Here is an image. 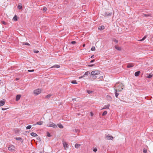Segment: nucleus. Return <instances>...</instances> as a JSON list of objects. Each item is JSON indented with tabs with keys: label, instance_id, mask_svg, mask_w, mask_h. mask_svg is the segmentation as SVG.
I'll return each instance as SVG.
<instances>
[{
	"label": "nucleus",
	"instance_id": "3c124183",
	"mask_svg": "<svg viewBox=\"0 0 153 153\" xmlns=\"http://www.w3.org/2000/svg\"><path fill=\"white\" fill-rule=\"evenodd\" d=\"M93 113L92 112H91V116H93Z\"/></svg>",
	"mask_w": 153,
	"mask_h": 153
},
{
	"label": "nucleus",
	"instance_id": "2eb2a0df",
	"mask_svg": "<svg viewBox=\"0 0 153 153\" xmlns=\"http://www.w3.org/2000/svg\"><path fill=\"white\" fill-rule=\"evenodd\" d=\"M30 135L33 137H35L37 136V135L36 133L32 132L30 133Z\"/></svg>",
	"mask_w": 153,
	"mask_h": 153
},
{
	"label": "nucleus",
	"instance_id": "4468645a",
	"mask_svg": "<svg viewBox=\"0 0 153 153\" xmlns=\"http://www.w3.org/2000/svg\"><path fill=\"white\" fill-rule=\"evenodd\" d=\"M115 48L116 49L119 51H121V48L120 47H118L117 45L115 46Z\"/></svg>",
	"mask_w": 153,
	"mask_h": 153
},
{
	"label": "nucleus",
	"instance_id": "cd10ccee",
	"mask_svg": "<svg viewBox=\"0 0 153 153\" xmlns=\"http://www.w3.org/2000/svg\"><path fill=\"white\" fill-rule=\"evenodd\" d=\"M74 131L77 133H78L79 132V130L78 129H75L74 130Z\"/></svg>",
	"mask_w": 153,
	"mask_h": 153
},
{
	"label": "nucleus",
	"instance_id": "5701e85b",
	"mask_svg": "<svg viewBox=\"0 0 153 153\" xmlns=\"http://www.w3.org/2000/svg\"><path fill=\"white\" fill-rule=\"evenodd\" d=\"M147 37V36H144L141 39L139 40V41H143Z\"/></svg>",
	"mask_w": 153,
	"mask_h": 153
},
{
	"label": "nucleus",
	"instance_id": "c756f323",
	"mask_svg": "<svg viewBox=\"0 0 153 153\" xmlns=\"http://www.w3.org/2000/svg\"><path fill=\"white\" fill-rule=\"evenodd\" d=\"M87 92L88 94H91L93 92V91L88 90H87Z\"/></svg>",
	"mask_w": 153,
	"mask_h": 153
},
{
	"label": "nucleus",
	"instance_id": "a19ab883",
	"mask_svg": "<svg viewBox=\"0 0 153 153\" xmlns=\"http://www.w3.org/2000/svg\"><path fill=\"white\" fill-rule=\"evenodd\" d=\"M34 53H38L39 52V51L36 50H34Z\"/></svg>",
	"mask_w": 153,
	"mask_h": 153
},
{
	"label": "nucleus",
	"instance_id": "c03bdc74",
	"mask_svg": "<svg viewBox=\"0 0 153 153\" xmlns=\"http://www.w3.org/2000/svg\"><path fill=\"white\" fill-rule=\"evenodd\" d=\"M1 22H2V23L3 24H4V25H6V22H5L4 21H2Z\"/></svg>",
	"mask_w": 153,
	"mask_h": 153
},
{
	"label": "nucleus",
	"instance_id": "c85d7f7f",
	"mask_svg": "<svg viewBox=\"0 0 153 153\" xmlns=\"http://www.w3.org/2000/svg\"><path fill=\"white\" fill-rule=\"evenodd\" d=\"M13 19L14 21H17V17L16 15H15L13 18Z\"/></svg>",
	"mask_w": 153,
	"mask_h": 153
},
{
	"label": "nucleus",
	"instance_id": "de8ad7c7",
	"mask_svg": "<svg viewBox=\"0 0 153 153\" xmlns=\"http://www.w3.org/2000/svg\"><path fill=\"white\" fill-rule=\"evenodd\" d=\"M95 61V60L94 59H93L92 60H91V61H90V63H92L93 62H94Z\"/></svg>",
	"mask_w": 153,
	"mask_h": 153
},
{
	"label": "nucleus",
	"instance_id": "7c9ffc66",
	"mask_svg": "<svg viewBox=\"0 0 153 153\" xmlns=\"http://www.w3.org/2000/svg\"><path fill=\"white\" fill-rule=\"evenodd\" d=\"M32 127V126L31 125H29L27 126L26 127V129H30Z\"/></svg>",
	"mask_w": 153,
	"mask_h": 153
},
{
	"label": "nucleus",
	"instance_id": "f257e3e1",
	"mask_svg": "<svg viewBox=\"0 0 153 153\" xmlns=\"http://www.w3.org/2000/svg\"><path fill=\"white\" fill-rule=\"evenodd\" d=\"M100 72L98 71H93L91 72V74L92 76V77L94 79L96 78L102 79L103 78L102 76H100Z\"/></svg>",
	"mask_w": 153,
	"mask_h": 153
},
{
	"label": "nucleus",
	"instance_id": "0eeeda50",
	"mask_svg": "<svg viewBox=\"0 0 153 153\" xmlns=\"http://www.w3.org/2000/svg\"><path fill=\"white\" fill-rule=\"evenodd\" d=\"M63 144L65 149H66V148H68V145L65 142L63 141Z\"/></svg>",
	"mask_w": 153,
	"mask_h": 153
},
{
	"label": "nucleus",
	"instance_id": "2f4dec72",
	"mask_svg": "<svg viewBox=\"0 0 153 153\" xmlns=\"http://www.w3.org/2000/svg\"><path fill=\"white\" fill-rule=\"evenodd\" d=\"M47 10V8L46 7H44L43 9V11L44 12H45Z\"/></svg>",
	"mask_w": 153,
	"mask_h": 153
},
{
	"label": "nucleus",
	"instance_id": "603ef678",
	"mask_svg": "<svg viewBox=\"0 0 153 153\" xmlns=\"http://www.w3.org/2000/svg\"><path fill=\"white\" fill-rule=\"evenodd\" d=\"M107 98H108V97H109V98H111V97H110V96H107Z\"/></svg>",
	"mask_w": 153,
	"mask_h": 153
},
{
	"label": "nucleus",
	"instance_id": "ddd939ff",
	"mask_svg": "<svg viewBox=\"0 0 153 153\" xmlns=\"http://www.w3.org/2000/svg\"><path fill=\"white\" fill-rule=\"evenodd\" d=\"M60 67V65H55L51 67V68H59Z\"/></svg>",
	"mask_w": 153,
	"mask_h": 153
},
{
	"label": "nucleus",
	"instance_id": "4be33fe9",
	"mask_svg": "<svg viewBox=\"0 0 153 153\" xmlns=\"http://www.w3.org/2000/svg\"><path fill=\"white\" fill-rule=\"evenodd\" d=\"M111 14H112V13H105L104 15V16H111Z\"/></svg>",
	"mask_w": 153,
	"mask_h": 153
},
{
	"label": "nucleus",
	"instance_id": "c9c22d12",
	"mask_svg": "<svg viewBox=\"0 0 153 153\" xmlns=\"http://www.w3.org/2000/svg\"><path fill=\"white\" fill-rule=\"evenodd\" d=\"M47 136L48 137H50L51 136V135L48 132H47Z\"/></svg>",
	"mask_w": 153,
	"mask_h": 153
},
{
	"label": "nucleus",
	"instance_id": "7ed1b4c3",
	"mask_svg": "<svg viewBox=\"0 0 153 153\" xmlns=\"http://www.w3.org/2000/svg\"><path fill=\"white\" fill-rule=\"evenodd\" d=\"M47 126L53 127L54 128H56L57 127V126L55 124L52 122L49 123L47 125Z\"/></svg>",
	"mask_w": 153,
	"mask_h": 153
},
{
	"label": "nucleus",
	"instance_id": "09e8293b",
	"mask_svg": "<svg viewBox=\"0 0 153 153\" xmlns=\"http://www.w3.org/2000/svg\"><path fill=\"white\" fill-rule=\"evenodd\" d=\"M88 65V66L89 67H92L93 66V65Z\"/></svg>",
	"mask_w": 153,
	"mask_h": 153
},
{
	"label": "nucleus",
	"instance_id": "412c9836",
	"mask_svg": "<svg viewBox=\"0 0 153 153\" xmlns=\"http://www.w3.org/2000/svg\"><path fill=\"white\" fill-rule=\"evenodd\" d=\"M5 102L4 101L1 100L0 101V105L2 106L4 105Z\"/></svg>",
	"mask_w": 153,
	"mask_h": 153
},
{
	"label": "nucleus",
	"instance_id": "864d4df0",
	"mask_svg": "<svg viewBox=\"0 0 153 153\" xmlns=\"http://www.w3.org/2000/svg\"><path fill=\"white\" fill-rule=\"evenodd\" d=\"M94 56V55H92V56H91V58H93Z\"/></svg>",
	"mask_w": 153,
	"mask_h": 153
},
{
	"label": "nucleus",
	"instance_id": "8fccbe9b",
	"mask_svg": "<svg viewBox=\"0 0 153 153\" xmlns=\"http://www.w3.org/2000/svg\"><path fill=\"white\" fill-rule=\"evenodd\" d=\"M6 108H2L1 109L3 111L5 110H6Z\"/></svg>",
	"mask_w": 153,
	"mask_h": 153
},
{
	"label": "nucleus",
	"instance_id": "e433bc0d",
	"mask_svg": "<svg viewBox=\"0 0 153 153\" xmlns=\"http://www.w3.org/2000/svg\"><path fill=\"white\" fill-rule=\"evenodd\" d=\"M152 74L151 73H150L149 74V75L148 76V78H150L152 77Z\"/></svg>",
	"mask_w": 153,
	"mask_h": 153
},
{
	"label": "nucleus",
	"instance_id": "4c0bfd02",
	"mask_svg": "<svg viewBox=\"0 0 153 153\" xmlns=\"http://www.w3.org/2000/svg\"><path fill=\"white\" fill-rule=\"evenodd\" d=\"M95 49V47H92L91 48V50L92 51H94Z\"/></svg>",
	"mask_w": 153,
	"mask_h": 153
},
{
	"label": "nucleus",
	"instance_id": "5fc2aeb1",
	"mask_svg": "<svg viewBox=\"0 0 153 153\" xmlns=\"http://www.w3.org/2000/svg\"><path fill=\"white\" fill-rule=\"evenodd\" d=\"M83 46L84 47L85 46V44L83 45Z\"/></svg>",
	"mask_w": 153,
	"mask_h": 153
},
{
	"label": "nucleus",
	"instance_id": "79ce46f5",
	"mask_svg": "<svg viewBox=\"0 0 153 153\" xmlns=\"http://www.w3.org/2000/svg\"><path fill=\"white\" fill-rule=\"evenodd\" d=\"M143 152L144 153H146L147 152V151L146 149H143Z\"/></svg>",
	"mask_w": 153,
	"mask_h": 153
},
{
	"label": "nucleus",
	"instance_id": "72a5a7b5",
	"mask_svg": "<svg viewBox=\"0 0 153 153\" xmlns=\"http://www.w3.org/2000/svg\"><path fill=\"white\" fill-rule=\"evenodd\" d=\"M107 113V112L106 111H104L102 114V116H104Z\"/></svg>",
	"mask_w": 153,
	"mask_h": 153
},
{
	"label": "nucleus",
	"instance_id": "4d7b16f0",
	"mask_svg": "<svg viewBox=\"0 0 153 153\" xmlns=\"http://www.w3.org/2000/svg\"><path fill=\"white\" fill-rule=\"evenodd\" d=\"M34 153V152H33V153Z\"/></svg>",
	"mask_w": 153,
	"mask_h": 153
},
{
	"label": "nucleus",
	"instance_id": "58836bf2",
	"mask_svg": "<svg viewBox=\"0 0 153 153\" xmlns=\"http://www.w3.org/2000/svg\"><path fill=\"white\" fill-rule=\"evenodd\" d=\"M113 41L116 43H117L118 42V41L115 39H114L113 40Z\"/></svg>",
	"mask_w": 153,
	"mask_h": 153
},
{
	"label": "nucleus",
	"instance_id": "6e6d98bb",
	"mask_svg": "<svg viewBox=\"0 0 153 153\" xmlns=\"http://www.w3.org/2000/svg\"><path fill=\"white\" fill-rule=\"evenodd\" d=\"M16 80H19V78H16Z\"/></svg>",
	"mask_w": 153,
	"mask_h": 153
},
{
	"label": "nucleus",
	"instance_id": "bb28decb",
	"mask_svg": "<svg viewBox=\"0 0 153 153\" xmlns=\"http://www.w3.org/2000/svg\"><path fill=\"white\" fill-rule=\"evenodd\" d=\"M58 127L60 128H63V126L61 124H59L58 125Z\"/></svg>",
	"mask_w": 153,
	"mask_h": 153
},
{
	"label": "nucleus",
	"instance_id": "9d476101",
	"mask_svg": "<svg viewBox=\"0 0 153 153\" xmlns=\"http://www.w3.org/2000/svg\"><path fill=\"white\" fill-rule=\"evenodd\" d=\"M44 123V122L43 121H39L38 122H37L36 124H34V125H36V124H37L39 125H42Z\"/></svg>",
	"mask_w": 153,
	"mask_h": 153
},
{
	"label": "nucleus",
	"instance_id": "dca6fc26",
	"mask_svg": "<svg viewBox=\"0 0 153 153\" xmlns=\"http://www.w3.org/2000/svg\"><path fill=\"white\" fill-rule=\"evenodd\" d=\"M140 71L136 72L134 74L135 76H138L140 74Z\"/></svg>",
	"mask_w": 153,
	"mask_h": 153
},
{
	"label": "nucleus",
	"instance_id": "9b49d317",
	"mask_svg": "<svg viewBox=\"0 0 153 153\" xmlns=\"http://www.w3.org/2000/svg\"><path fill=\"white\" fill-rule=\"evenodd\" d=\"M21 96L20 95H18L16 96V101H18L20 99L21 97Z\"/></svg>",
	"mask_w": 153,
	"mask_h": 153
},
{
	"label": "nucleus",
	"instance_id": "f704fd0d",
	"mask_svg": "<svg viewBox=\"0 0 153 153\" xmlns=\"http://www.w3.org/2000/svg\"><path fill=\"white\" fill-rule=\"evenodd\" d=\"M71 83L73 84H77V83L76 82V81L75 80H74L72 81L71 82Z\"/></svg>",
	"mask_w": 153,
	"mask_h": 153
},
{
	"label": "nucleus",
	"instance_id": "39448f33",
	"mask_svg": "<svg viewBox=\"0 0 153 153\" xmlns=\"http://www.w3.org/2000/svg\"><path fill=\"white\" fill-rule=\"evenodd\" d=\"M15 147L13 145H10L8 147V149L9 151L11 152H13L15 149Z\"/></svg>",
	"mask_w": 153,
	"mask_h": 153
},
{
	"label": "nucleus",
	"instance_id": "6e6552de",
	"mask_svg": "<svg viewBox=\"0 0 153 153\" xmlns=\"http://www.w3.org/2000/svg\"><path fill=\"white\" fill-rule=\"evenodd\" d=\"M134 66V65L133 63H128V64L127 65V67L128 68H130L133 67V66Z\"/></svg>",
	"mask_w": 153,
	"mask_h": 153
},
{
	"label": "nucleus",
	"instance_id": "a211bd4d",
	"mask_svg": "<svg viewBox=\"0 0 153 153\" xmlns=\"http://www.w3.org/2000/svg\"><path fill=\"white\" fill-rule=\"evenodd\" d=\"M83 77H85V78L84 79H88V78L87 77V76L85 75L84 74L82 76L79 77V79H81Z\"/></svg>",
	"mask_w": 153,
	"mask_h": 153
},
{
	"label": "nucleus",
	"instance_id": "20e7f679",
	"mask_svg": "<svg viewBox=\"0 0 153 153\" xmlns=\"http://www.w3.org/2000/svg\"><path fill=\"white\" fill-rule=\"evenodd\" d=\"M41 92V90L40 89H37L34 90V93L36 95H38Z\"/></svg>",
	"mask_w": 153,
	"mask_h": 153
},
{
	"label": "nucleus",
	"instance_id": "37998d69",
	"mask_svg": "<svg viewBox=\"0 0 153 153\" xmlns=\"http://www.w3.org/2000/svg\"><path fill=\"white\" fill-rule=\"evenodd\" d=\"M28 72H33L34 71V70H28Z\"/></svg>",
	"mask_w": 153,
	"mask_h": 153
},
{
	"label": "nucleus",
	"instance_id": "b1692460",
	"mask_svg": "<svg viewBox=\"0 0 153 153\" xmlns=\"http://www.w3.org/2000/svg\"><path fill=\"white\" fill-rule=\"evenodd\" d=\"M90 74V72L89 71H87L86 72H85V73L84 74H85V75L86 76H88V74Z\"/></svg>",
	"mask_w": 153,
	"mask_h": 153
},
{
	"label": "nucleus",
	"instance_id": "6ab92c4d",
	"mask_svg": "<svg viewBox=\"0 0 153 153\" xmlns=\"http://www.w3.org/2000/svg\"><path fill=\"white\" fill-rule=\"evenodd\" d=\"M80 146L81 145L80 144L76 143L75 145V147L76 148L78 149Z\"/></svg>",
	"mask_w": 153,
	"mask_h": 153
},
{
	"label": "nucleus",
	"instance_id": "a18cd8bd",
	"mask_svg": "<svg viewBox=\"0 0 153 153\" xmlns=\"http://www.w3.org/2000/svg\"><path fill=\"white\" fill-rule=\"evenodd\" d=\"M97 148H94V149H93V151H94V152H97Z\"/></svg>",
	"mask_w": 153,
	"mask_h": 153
},
{
	"label": "nucleus",
	"instance_id": "f3484780",
	"mask_svg": "<svg viewBox=\"0 0 153 153\" xmlns=\"http://www.w3.org/2000/svg\"><path fill=\"white\" fill-rule=\"evenodd\" d=\"M17 7L19 9H21L22 8V4H19L18 6Z\"/></svg>",
	"mask_w": 153,
	"mask_h": 153
},
{
	"label": "nucleus",
	"instance_id": "f8f14e48",
	"mask_svg": "<svg viewBox=\"0 0 153 153\" xmlns=\"http://www.w3.org/2000/svg\"><path fill=\"white\" fill-rule=\"evenodd\" d=\"M105 28L104 26H101L98 27V29L100 30H103Z\"/></svg>",
	"mask_w": 153,
	"mask_h": 153
},
{
	"label": "nucleus",
	"instance_id": "423d86ee",
	"mask_svg": "<svg viewBox=\"0 0 153 153\" xmlns=\"http://www.w3.org/2000/svg\"><path fill=\"white\" fill-rule=\"evenodd\" d=\"M105 138L107 140H112L113 137L112 136H110L108 134L105 136Z\"/></svg>",
	"mask_w": 153,
	"mask_h": 153
},
{
	"label": "nucleus",
	"instance_id": "393cba45",
	"mask_svg": "<svg viewBox=\"0 0 153 153\" xmlns=\"http://www.w3.org/2000/svg\"><path fill=\"white\" fill-rule=\"evenodd\" d=\"M51 96V94H49L48 95H47L45 97V98L47 99H48L50 98Z\"/></svg>",
	"mask_w": 153,
	"mask_h": 153
},
{
	"label": "nucleus",
	"instance_id": "1a4fd4ad",
	"mask_svg": "<svg viewBox=\"0 0 153 153\" xmlns=\"http://www.w3.org/2000/svg\"><path fill=\"white\" fill-rule=\"evenodd\" d=\"M110 106V105L108 104L107 105H105L104 106V107L101 109V110L105 109L106 108L109 109V107Z\"/></svg>",
	"mask_w": 153,
	"mask_h": 153
},
{
	"label": "nucleus",
	"instance_id": "aec40b11",
	"mask_svg": "<svg viewBox=\"0 0 153 153\" xmlns=\"http://www.w3.org/2000/svg\"><path fill=\"white\" fill-rule=\"evenodd\" d=\"M142 16L143 17H147L150 16V15L149 14H143L142 15Z\"/></svg>",
	"mask_w": 153,
	"mask_h": 153
},
{
	"label": "nucleus",
	"instance_id": "ea45409f",
	"mask_svg": "<svg viewBox=\"0 0 153 153\" xmlns=\"http://www.w3.org/2000/svg\"><path fill=\"white\" fill-rule=\"evenodd\" d=\"M23 45H30V44L27 42H26L25 44H23Z\"/></svg>",
	"mask_w": 153,
	"mask_h": 153
},
{
	"label": "nucleus",
	"instance_id": "a878e982",
	"mask_svg": "<svg viewBox=\"0 0 153 153\" xmlns=\"http://www.w3.org/2000/svg\"><path fill=\"white\" fill-rule=\"evenodd\" d=\"M115 96L117 98L118 97V96L119 95V94L117 93V92H118V91H115Z\"/></svg>",
	"mask_w": 153,
	"mask_h": 153
},
{
	"label": "nucleus",
	"instance_id": "49530a36",
	"mask_svg": "<svg viewBox=\"0 0 153 153\" xmlns=\"http://www.w3.org/2000/svg\"><path fill=\"white\" fill-rule=\"evenodd\" d=\"M76 43V42L74 41H73L71 42V43L72 44H75Z\"/></svg>",
	"mask_w": 153,
	"mask_h": 153
},
{
	"label": "nucleus",
	"instance_id": "f03ea898",
	"mask_svg": "<svg viewBox=\"0 0 153 153\" xmlns=\"http://www.w3.org/2000/svg\"><path fill=\"white\" fill-rule=\"evenodd\" d=\"M124 86L122 84H120L117 86V88H114V90L117 91L118 92L121 91L123 89Z\"/></svg>",
	"mask_w": 153,
	"mask_h": 153
},
{
	"label": "nucleus",
	"instance_id": "473e14b6",
	"mask_svg": "<svg viewBox=\"0 0 153 153\" xmlns=\"http://www.w3.org/2000/svg\"><path fill=\"white\" fill-rule=\"evenodd\" d=\"M16 140H20V141H21L22 140V138L21 137H16Z\"/></svg>",
	"mask_w": 153,
	"mask_h": 153
}]
</instances>
